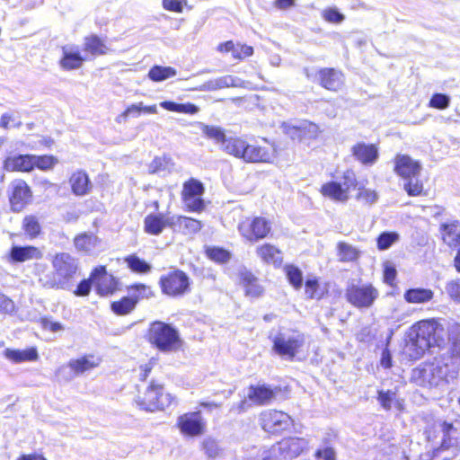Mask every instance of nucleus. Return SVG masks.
<instances>
[{"instance_id":"obj_1","label":"nucleus","mask_w":460,"mask_h":460,"mask_svg":"<svg viewBox=\"0 0 460 460\" xmlns=\"http://www.w3.org/2000/svg\"><path fill=\"white\" fill-rule=\"evenodd\" d=\"M52 266L53 276L43 286L49 288L71 290L74 287L72 279L78 268L76 260L69 253L61 252L54 257Z\"/></svg>"},{"instance_id":"obj_2","label":"nucleus","mask_w":460,"mask_h":460,"mask_svg":"<svg viewBox=\"0 0 460 460\" xmlns=\"http://www.w3.org/2000/svg\"><path fill=\"white\" fill-rule=\"evenodd\" d=\"M456 371L449 369L448 362L436 361L426 364L422 367L413 370L412 379L420 386L435 387L444 383H449L450 379L456 376Z\"/></svg>"},{"instance_id":"obj_3","label":"nucleus","mask_w":460,"mask_h":460,"mask_svg":"<svg viewBox=\"0 0 460 460\" xmlns=\"http://www.w3.org/2000/svg\"><path fill=\"white\" fill-rule=\"evenodd\" d=\"M225 152L245 163H270L272 160V153L267 147L249 144L239 137H229Z\"/></svg>"},{"instance_id":"obj_4","label":"nucleus","mask_w":460,"mask_h":460,"mask_svg":"<svg viewBox=\"0 0 460 460\" xmlns=\"http://www.w3.org/2000/svg\"><path fill=\"white\" fill-rule=\"evenodd\" d=\"M421 169V164L407 155H397L394 158V172L407 181L404 190L410 196H419L423 190L419 180Z\"/></svg>"},{"instance_id":"obj_5","label":"nucleus","mask_w":460,"mask_h":460,"mask_svg":"<svg viewBox=\"0 0 460 460\" xmlns=\"http://www.w3.org/2000/svg\"><path fill=\"white\" fill-rule=\"evenodd\" d=\"M147 338L152 345L164 352L177 350L181 344L178 331L160 321L150 324Z\"/></svg>"},{"instance_id":"obj_6","label":"nucleus","mask_w":460,"mask_h":460,"mask_svg":"<svg viewBox=\"0 0 460 460\" xmlns=\"http://www.w3.org/2000/svg\"><path fill=\"white\" fill-rule=\"evenodd\" d=\"M137 405L146 411H164L175 402V397L169 393H164L160 385L152 383L142 394L135 399Z\"/></svg>"},{"instance_id":"obj_7","label":"nucleus","mask_w":460,"mask_h":460,"mask_svg":"<svg viewBox=\"0 0 460 460\" xmlns=\"http://www.w3.org/2000/svg\"><path fill=\"white\" fill-rule=\"evenodd\" d=\"M357 180L352 171H346L340 182L330 181L323 184L321 193L332 200L346 202L349 198V190L357 187Z\"/></svg>"},{"instance_id":"obj_8","label":"nucleus","mask_w":460,"mask_h":460,"mask_svg":"<svg viewBox=\"0 0 460 460\" xmlns=\"http://www.w3.org/2000/svg\"><path fill=\"white\" fill-rule=\"evenodd\" d=\"M304 343L305 338L301 333H279L273 341V349L281 357L293 358Z\"/></svg>"},{"instance_id":"obj_9","label":"nucleus","mask_w":460,"mask_h":460,"mask_svg":"<svg viewBox=\"0 0 460 460\" xmlns=\"http://www.w3.org/2000/svg\"><path fill=\"white\" fill-rule=\"evenodd\" d=\"M238 228L243 237L254 243L268 235L271 230V223L265 217H256L242 222Z\"/></svg>"},{"instance_id":"obj_10","label":"nucleus","mask_w":460,"mask_h":460,"mask_svg":"<svg viewBox=\"0 0 460 460\" xmlns=\"http://www.w3.org/2000/svg\"><path fill=\"white\" fill-rule=\"evenodd\" d=\"M378 295V291L371 285H352L346 292L348 301L358 308L370 307Z\"/></svg>"},{"instance_id":"obj_11","label":"nucleus","mask_w":460,"mask_h":460,"mask_svg":"<svg viewBox=\"0 0 460 460\" xmlns=\"http://www.w3.org/2000/svg\"><path fill=\"white\" fill-rule=\"evenodd\" d=\"M261 428L270 433H277L288 429L293 423L291 417L276 410L264 411L260 415Z\"/></svg>"},{"instance_id":"obj_12","label":"nucleus","mask_w":460,"mask_h":460,"mask_svg":"<svg viewBox=\"0 0 460 460\" xmlns=\"http://www.w3.org/2000/svg\"><path fill=\"white\" fill-rule=\"evenodd\" d=\"M9 201L13 212L22 211L32 198V191L28 184L21 179L13 181L9 185Z\"/></svg>"},{"instance_id":"obj_13","label":"nucleus","mask_w":460,"mask_h":460,"mask_svg":"<svg viewBox=\"0 0 460 460\" xmlns=\"http://www.w3.org/2000/svg\"><path fill=\"white\" fill-rule=\"evenodd\" d=\"M161 286L164 293L169 296H181L190 288V279L181 270H174L161 278Z\"/></svg>"},{"instance_id":"obj_14","label":"nucleus","mask_w":460,"mask_h":460,"mask_svg":"<svg viewBox=\"0 0 460 460\" xmlns=\"http://www.w3.org/2000/svg\"><path fill=\"white\" fill-rule=\"evenodd\" d=\"M177 427L181 434L189 437H198L205 432L206 422L199 411L187 412L178 417Z\"/></svg>"},{"instance_id":"obj_15","label":"nucleus","mask_w":460,"mask_h":460,"mask_svg":"<svg viewBox=\"0 0 460 460\" xmlns=\"http://www.w3.org/2000/svg\"><path fill=\"white\" fill-rule=\"evenodd\" d=\"M102 362V358L100 357H96L94 355H85L79 358L71 359L67 366H62L57 370L58 376H66V380H70L72 376L70 375H66V371L69 368L74 372L75 375H82L86 371L92 370L97 367Z\"/></svg>"},{"instance_id":"obj_16","label":"nucleus","mask_w":460,"mask_h":460,"mask_svg":"<svg viewBox=\"0 0 460 460\" xmlns=\"http://www.w3.org/2000/svg\"><path fill=\"white\" fill-rule=\"evenodd\" d=\"M279 453L283 454L284 459L293 460L299 456L309 447V440L305 438L289 437L276 443Z\"/></svg>"},{"instance_id":"obj_17","label":"nucleus","mask_w":460,"mask_h":460,"mask_svg":"<svg viewBox=\"0 0 460 460\" xmlns=\"http://www.w3.org/2000/svg\"><path fill=\"white\" fill-rule=\"evenodd\" d=\"M439 331H442V328H440V325L433 320L419 322L411 329V332L414 334L416 338L426 341L429 348L438 345Z\"/></svg>"},{"instance_id":"obj_18","label":"nucleus","mask_w":460,"mask_h":460,"mask_svg":"<svg viewBox=\"0 0 460 460\" xmlns=\"http://www.w3.org/2000/svg\"><path fill=\"white\" fill-rule=\"evenodd\" d=\"M91 279L96 284L98 294L108 296L118 289V280L106 272L104 267L96 268L91 275Z\"/></svg>"},{"instance_id":"obj_19","label":"nucleus","mask_w":460,"mask_h":460,"mask_svg":"<svg viewBox=\"0 0 460 460\" xmlns=\"http://www.w3.org/2000/svg\"><path fill=\"white\" fill-rule=\"evenodd\" d=\"M449 348L442 357V359L448 362L452 368L458 371L460 366V327H454L449 332Z\"/></svg>"},{"instance_id":"obj_20","label":"nucleus","mask_w":460,"mask_h":460,"mask_svg":"<svg viewBox=\"0 0 460 460\" xmlns=\"http://www.w3.org/2000/svg\"><path fill=\"white\" fill-rule=\"evenodd\" d=\"M62 54L63 57L59 61V66L64 70L78 69L87 59V57L81 55L78 47L75 45L62 47Z\"/></svg>"},{"instance_id":"obj_21","label":"nucleus","mask_w":460,"mask_h":460,"mask_svg":"<svg viewBox=\"0 0 460 460\" xmlns=\"http://www.w3.org/2000/svg\"><path fill=\"white\" fill-rule=\"evenodd\" d=\"M320 84L330 91H338L343 84V75L334 68H323L318 72Z\"/></svg>"},{"instance_id":"obj_22","label":"nucleus","mask_w":460,"mask_h":460,"mask_svg":"<svg viewBox=\"0 0 460 460\" xmlns=\"http://www.w3.org/2000/svg\"><path fill=\"white\" fill-rule=\"evenodd\" d=\"M244 82L236 76L226 75L211 79L199 86V91H216L228 87H243Z\"/></svg>"},{"instance_id":"obj_23","label":"nucleus","mask_w":460,"mask_h":460,"mask_svg":"<svg viewBox=\"0 0 460 460\" xmlns=\"http://www.w3.org/2000/svg\"><path fill=\"white\" fill-rule=\"evenodd\" d=\"M353 156L363 164H373L378 158V150L375 145L358 143L352 149Z\"/></svg>"},{"instance_id":"obj_24","label":"nucleus","mask_w":460,"mask_h":460,"mask_svg":"<svg viewBox=\"0 0 460 460\" xmlns=\"http://www.w3.org/2000/svg\"><path fill=\"white\" fill-rule=\"evenodd\" d=\"M429 349V346L426 341L416 338V336L410 332L408 340L403 348V354L410 359L416 360L420 358Z\"/></svg>"},{"instance_id":"obj_25","label":"nucleus","mask_w":460,"mask_h":460,"mask_svg":"<svg viewBox=\"0 0 460 460\" xmlns=\"http://www.w3.org/2000/svg\"><path fill=\"white\" fill-rule=\"evenodd\" d=\"M43 256L41 251L35 246H13L10 251V259L13 262H24L39 260Z\"/></svg>"},{"instance_id":"obj_26","label":"nucleus","mask_w":460,"mask_h":460,"mask_svg":"<svg viewBox=\"0 0 460 460\" xmlns=\"http://www.w3.org/2000/svg\"><path fill=\"white\" fill-rule=\"evenodd\" d=\"M72 192L76 196L87 195L92 189V182L84 171L75 172L69 178Z\"/></svg>"},{"instance_id":"obj_27","label":"nucleus","mask_w":460,"mask_h":460,"mask_svg":"<svg viewBox=\"0 0 460 460\" xmlns=\"http://www.w3.org/2000/svg\"><path fill=\"white\" fill-rule=\"evenodd\" d=\"M274 392L265 385H251L248 389L247 399L257 405H264L274 398Z\"/></svg>"},{"instance_id":"obj_28","label":"nucleus","mask_w":460,"mask_h":460,"mask_svg":"<svg viewBox=\"0 0 460 460\" xmlns=\"http://www.w3.org/2000/svg\"><path fill=\"white\" fill-rule=\"evenodd\" d=\"M172 217L164 215H148L145 218V230L148 234L158 235L160 234L166 226H172Z\"/></svg>"},{"instance_id":"obj_29","label":"nucleus","mask_w":460,"mask_h":460,"mask_svg":"<svg viewBox=\"0 0 460 460\" xmlns=\"http://www.w3.org/2000/svg\"><path fill=\"white\" fill-rule=\"evenodd\" d=\"M256 254L268 264L279 266L282 262L281 252L274 245L265 243L256 248Z\"/></svg>"},{"instance_id":"obj_30","label":"nucleus","mask_w":460,"mask_h":460,"mask_svg":"<svg viewBox=\"0 0 460 460\" xmlns=\"http://www.w3.org/2000/svg\"><path fill=\"white\" fill-rule=\"evenodd\" d=\"M4 355L8 360L13 363L36 361L39 358V354L36 348H30L22 350L6 349L4 351Z\"/></svg>"},{"instance_id":"obj_31","label":"nucleus","mask_w":460,"mask_h":460,"mask_svg":"<svg viewBox=\"0 0 460 460\" xmlns=\"http://www.w3.org/2000/svg\"><path fill=\"white\" fill-rule=\"evenodd\" d=\"M172 226H178L184 234H192L200 231L203 225L200 221L188 217H172Z\"/></svg>"},{"instance_id":"obj_32","label":"nucleus","mask_w":460,"mask_h":460,"mask_svg":"<svg viewBox=\"0 0 460 460\" xmlns=\"http://www.w3.org/2000/svg\"><path fill=\"white\" fill-rule=\"evenodd\" d=\"M4 166L8 170L29 172L34 167V155H26L7 158Z\"/></svg>"},{"instance_id":"obj_33","label":"nucleus","mask_w":460,"mask_h":460,"mask_svg":"<svg viewBox=\"0 0 460 460\" xmlns=\"http://www.w3.org/2000/svg\"><path fill=\"white\" fill-rule=\"evenodd\" d=\"M98 237L92 233H83L75 236L74 243L75 248L84 252H92L99 243Z\"/></svg>"},{"instance_id":"obj_34","label":"nucleus","mask_w":460,"mask_h":460,"mask_svg":"<svg viewBox=\"0 0 460 460\" xmlns=\"http://www.w3.org/2000/svg\"><path fill=\"white\" fill-rule=\"evenodd\" d=\"M198 125L207 137L215 140L217 144H222V148L225 151V146L229 137H226L224 130L220 127L208 126L202 122H199Z\"/></svg>"},{"instance_id":"obj_35","label":"nucleus","mask_w":460,"mask_h":460,"mask_svg":"<svg viewBox=\"0 0 460 460\" xmlns=\"http://www.w3.org/2000/svg\"><path fill=\"white\" fill-rule=\"evenodd\" d=\"M434 293L429 288H412L404 294V298L408 303H426L433 298Z\"/></svg>"},{"instance_id":"obj_36","label":"nucleus","mask_w":460,"mask_h":460,"mask_svg":"<svg viewBox=\"0 0 460 460\" xmlns=\"http://www.w3.org/2000/svg\"><path fill=\"white\" fill-rule=\"evenodd\" d=\"M106 46L103 41L95 35L86 37L84 43V53H90L93 56L103 55L106 53Z\"/></svg>"},{"instance_id":"obj_37","label":"nucleus","mask_w":460,"mask_h":460,"mask_svg":"<svg viewBox=\"0 0 460 460\" xmlns=\"http://www.w3.org/2000/svg\"><path fill=\"white\" fill-rule=\"evenodd\" d=\"M22 228L31 238H36L41 232V225L39 218L34 215H27L22 219Z\"/></svg>"},{"instance_id":"obj_38","label":"nucleus","mask_w":460,"mask_h":460,"mask_svg":"<svg viewBox=\"0 0 460 460\" xmlns=\"http://www.w3.org/2000/svg\"><path fill=\"white\" fill-rule=\"evenodd\" d=\"M444 230L443 240L449 246H456L460 244V225L453 223L450 225H443Z\"/></svg>"},{"instance_id":"obj_39","label":"nucleus","mask_w":460,"mask_h":460,"mask_svg":"<svg viewBox=\"0 0 460 460\" xmlns=\"http://www.w3.org/2000/svg\"><path fill=\"white\" fill-rule=\"evenodd\" d=\"M160 106L167 111L186 113V114H196L199 109L193 103H176L173 102L164 101L160 102Z\"/></svg>"},{"instance_id":"obj_40","label":"nucleus","mask_w":460,"mask_h":460,"mask_svg":"<svg viewBox=\"0 0 460 460\" xmlns=\"http://www.w3.org/2000/svg\"><path fill=\"white\" fill-rule=\"evenodd\" d=\"M136 300L130 298L128 295L123 296L120 300L111 303V310L114 314L119 315H125L131 313L136 307Z\"/></svg>"},{"instance_id":"obj_41","label":"nucleus","mask_w":460,"mask_h":460,"mask_svg":"<svg viewBox=\"0 0 460 460\" xmlns=\"http://www.w3.org/2000/svg\"><path fill=\"white\" fill-rule=\"evenodd\" d=\"M124 261L133 272L146 274L151 271V265L136 254L126 257Z\"/></svg>"},{"instance_id":"obj_42","label":"nucleus","mask_w":460,"mask_h":460,"mask_svg":"<svg viewBox=\"0 0 460 460\" xmlns=\"http://www.w3.org/2000/svg\"><path fill=\"white\" fill-rule=\"evenodd\" d=\"M176 75V70L171 66H155L148 72V77L154 82H161Z\"/></svg>"},{"instance_id":"obj_43","label":"nucleus","mask_w":460,"mask_h":460,"mask_svg":"<svg viewBox=\"0 0 460 460\" xmlns=\"http://www.w3.org/2000/svg\"><path fill=\"white\" fill-rule=\"evenodd\" d=\"M130 298L136 300V305L140 299L149 298L153 296L151 288L145 284H135L127 288Z\"/></svg>"},{"instance_id":"obj_44","label":"nucleus","mask_w":460,"mask_h":460,"mask_svg":"<svg viewBox=\"0 0 460 460\" xmlns=\"http://www.w3.org/2000/svg\"><path fill=\"white\" fill-rule=\"evenodd\" d=\"M204 190V186L199 181L190 179L183 184L181 198L203 195Z\"/></svg>"},{"instance_id":"obj_45","label":"nucleus","mask_w":460,"mask_h":460,"mask_svg":"<svg viewBox=\"0 0 460 460\" xmlns=\"http://www.w3.org/2000/svg\"><path fill=\"white\" fill-rule=\"evenodd\" d=\"M338 251L340 259L342 261H352L359 255L357 248L346 243H340L338 244Z\"/></svg>"},{"instance_id":"obj_46","label":"nucleus","mask_w":460,"mask_h":460,"mask_svg":"<svg viewBox=\"0 0 460 460\" xmlns=\"http://www.w3.org/2000/svg\"><path fill=\"white\" fill-rule=\"evenodd\" d=\"M356 199L367 205H373L377 201L378 194L374 190L359 186L358 187Z\"/></svg>"},{"instance_id":"obj_47","label":"nucleus","mask_w":460,"mask_h":460,"mask_svg":"<svg viewBox=\"0 0 460 460\" xmlns=\"http://www.w3.org/2000/svg\"><path fill=\"white\" fill-rule=\"evenodd\" d=\"M201 447H202V450L204 451L205 455L208 458H216L221 453V449H220L217 442L210 437H208L203 439V441L201 443Z\"/></svg>"},{"instance_id":"obj_48","label":"nucleus","mask_w":460,"mask_h":460,"mask_svg":"<svg viewBox=\"0 0 460 460\" xmlns=\"http://www.w3.org/2000/svg\"><path fill=\"white\" fill-rule=\"evenodd\" d=\"M302 139H314L319 134V127L310 121L304 120L299 122Z\"/></svg>"},{"instance_id":"obj_49","label":"nucleus","mask_w":460,"mask_h":460,"mask_svg":"<svg viewBox=\"0 0 460 460\" xmlns=\"http://www.w3.org/2000/svg\"><path fill=\"white\" fill-rule=\"evenodd\" d=\"M202 195L183 197L182 201L189 211L201 212L205 208V202Z\"/></svg>"},{"instance_id":"obj_50","label":"nucleus","mask_w":460,"mask_h":460,"mask_svg":"<svg viewBox=\"0 0 460 460\" xmlns=\"http://www.w3.org/2000/svg\"><path fill=\"white\" fill-rule=\"evenodd\" d=\"M377 394V400L381 406L385 411H389L392 408L393 403L396 401V392L393 390H379Z\"/></svg>"},{"instance_id":"obj_51","label":"nucleus","mask_w":460,"mask_h":460,"mask_svg":"<svg viewBox=\"0 0 460 460\" xmlns=\"http://www.w3.org/2000/svg\"><path fill=\"white\" fill-rule=\"evenodd\" d=\"M285 270L290 284L296 288H301L303 282L301 270L293 265L286 266Z\"/></svg>"},{"instance_id":"obj_52","label":"nucleus","mask_w":460,"mask_h":460,"mask_svg":"<svg viewBox=\"0 0 460 460\" xmlns=\"http://www.w3.org/2000/svg\"><path fill=\"white\" fill-rule=\"evenodd\" d=\"M208 256L217 262H226L230 259V253L222 248H209L207 250Z\"/></svg>"},{"instance_id":"obj_53","label":"nucleus","mask_w":460,"mask_h":460,"mask_svg":"<svg viewBox=\"0 0 460 460\" xmlns=\"http://www.w3.org/2000/svg\"><path fill=\"white\" fill-rule=\"evenodd\" d=\"M57 163L58 160L52 155H34V166H37L41 170L51 169Z\"/></svg>"},{"instance_id":"obj_54","label":"nucleus","mask_w":460,"mask_h":460,"mask_svg":"<svg viewBox=\"0 0 460 460\" xmlns=\"http://www.w3.org/2000/svg\"><path fill=\"white\" fill-rule=\"evenodd\" d=\"M398 238L396 233H383L377 239V246L380 250L388 249Z\"/></svg>"},{"instance_id":"obj_55","label":"nucleus","mask_w":460,"mask_h":460,"mask_svg":"<svg viewBox=\"0 0 460 460\" xmlns=\"http://www.w3.org/2000/svg\"><path fill=\"white\" fill-rule=\"evenodd\" d=\"M450 103V98L449 96L443 94V93H435L430 101H429V106L432 108L444 110L449 106Z\"/></svg>"},{"instance_id":"obj_56","label":"nucleus","mask_w":460,"mask_h":460,"mask_svg":"<svg viewBox=\"0 0 460 460\" xmlns=\"http://www.w3.org/2000/svg\"><path fill=\"white\" fill-rule=\"evenodd\" d=\"M445 288L451 299L460 302V279L448 281Z\"/></svg>"},{"instance_id":"obj_57","label":"nucleus","mask_w":460,"mask_h":460,"mask_svg":"<svg viewBox=\"0 0 460 460\" xmlns=\"http://www.w3.org/2000/svg\"><path fill=\"white\" fill-rule=\"evenodd\" d=\"M284 133L293 140L302 141V135L300 131L299 122L296 124L284 123L283 126Z\"/></svg>"},{"instance_id":"obj_58","label":"nucleus","mask_w":460,"mask_h":460,"mask_svg":"<svg viewBox=\"0 0 460 460\" xmlns=\"http://www.w3.org/2000/svg\"><path fill=\"white\" fill-rule=\"evenodd\" d=\"M253 54V48L245 44L237 43L234 51L233 58L234 59H243Z\"/></svg>"},{"instance_id":"obj_59","label":"nucleus","mask_w":460,"mask_h":460,"mask_svg":"<svg viewBox=\"0 0 460 460\" xmlns=\"http://www.w3.org/2000/svg\"><path fill=\"white\" fill-rule=\"evenodd\" d=\"M15 310V305L12 299L0 292V314H10Z\"/></svg>"},{"instance_id":"obj_60","label":"nucleus","mask_w":460,"mask_h":460,"mask_svg":"<svg viewBox=\"0 0 460 460\" xmlns=\"http://www.w3.org/2000/svg\"><path fill=\"white\" fill-rule=\"evenodd\" d=\"M318 281L316 279H307L305 281V295L309 298H320L321 294L318 292Z\"/></svg>"},{"instance_id":"obj_61","label":"nucleus","mask_w":460,"mask_h":460,"mask_svg":"<svg viewBox=\"0 0 460 460\" xmlns=\"http://www.w3.org/2000/svg\"><path fill=\"white\" fill-rule=\"evenodd\" d=\"M279 447L277 444L271 446L269 449L263 451L262 460H287L284 459V455L278 452Z\"/></svg>"},{"instance_id":"obj_62","label":"nucleus","mask_w":460,"mask_h":460,"mask_svg":"<svg viewBox=\"0 0 460 460\" xmlns=\"http://www.w3.org/2000/svg\"><path fill=\"white\" fill-rule=\"evenodd\" d=\"M323 16L327 22L333 23H340L345 18L344 15L339 13L336 9L324 10Z\"/></svg>"},{"instance_id":"obj_63","label":"nucleus","mask_w":460,"mask_h":460,"mask_svg":"<svg viewBox=\"0 0 460 460\" xmlns=\"http://www.w3.org/2000/svg\"><path fill=\"white\" fill-rule=\"evenodd\" d=\"M183 3L186 4V1L182 2L180 0H163V7L168 11L182 13Z\"/></svg>"},{"instance_id":"obj_64","label":"nucleus","mask_w":460,"mask_h":460,"mask_svg":"<svg viewBox=\"0 0 460 460\" xmlns=\"http://www.w3.org/2000/svg\"><path fill=\"white\" fill-rule=\"evenodd\" d=\"M315 457L323 460H336V452L332 447H326L323 449H318L315 452Z\"/></svg>"}]
</instances>
